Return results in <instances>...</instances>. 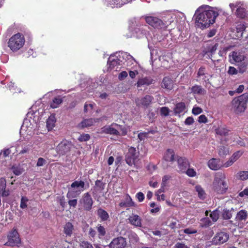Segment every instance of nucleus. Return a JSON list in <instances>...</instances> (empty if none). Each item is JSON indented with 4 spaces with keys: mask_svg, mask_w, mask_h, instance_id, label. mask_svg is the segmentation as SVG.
Returning <instances> with one entry per match:
<instances>
[{
    "mask_svg": "<svg viewBox=\"0 0 248 248\" xmlns=\"http://www.w3.org/2000/svg\"><path fill=\"white\" fill-rule=\"evenodd\" d=\"M218 16L217 8L201 7L196 10L194 15L196 26L202 29L208 28L215 23Z\"/></svg>",
    "mask_w": 248,
    "mask_h": 248,
    "instance_id": "1",
    "label": "nucleus"
},
{
    "mask_svg": "<svg viewBox=\"0 0 248 248\" xmlns=\"http://www.w3.org/2000/svg\"><path fill=\"white\" fill-rule=\"evenodd\" d=\"M230 62L237 64L239 72L243 74L246 71L248 66V54L239 51H233L229 55Z\"/></svg>",
    "mask_w": 248,
    "mask_h": 248,
    "instance_id": "2",
    "label": "nucleus"
},
{
    "mask_svg": "<svg viewBox=\"0 0 248 248\" xmlns=\"http://www.w3.org/2000/svg\"><path fill=\"white\" fill-rule=\"evenodd\" d=\"M213 189L219 194L225 193L228 188L226 175L222 172L217 173L212 185Z\"/></svg>",
    "mask_w": 248,
    "mask_h": 248,
    "instance_id": "3",
    "label": "nucleus"
},
{
    "mask_svg": "<svg viewBox=\"0 0 248 248\" xmlns=\"http://www.w3.org/2000/svg\"><path fill=\"white\" fill-rule=\"evenodd\" d=\"M248 102V93H244L235 97L232 101V109L236 113L245 111Z\"/></svg>",
    "mask_w": 248,
    "mask_h": 248,
    "instance_id": "4",
    "label": "nucleus"
},
{
    "mask_svg": "<svg viewBox=\"0 0 248 248\" xmlns=\"http://www.w3.org/2000/svg\"><path fill=\"white\" fill-rule=\"evenodd\" d=\"M100 132L118 136H124L127 134V129L124 126L113 123L109 125H106L102 127Z\"/></svg>",
    "mask_w": 248,
    "mask_h": 248,
    "instance_id": "5",
    "label": "nucleus"
},
{
    "mask_svg": "<svg viewBox=\"0 0 248 248\" xmlns=\"http://www.w3.org/2000/svg\"><path fill=\"white\" fill-rule=\"evenodd\" d=\"M25 38L23 35L17 33L13 35L9 40L8 47L13 51H16L23 47Z\"/></svg>",
    "mask_w": 248,
    "mask_h": 248,
    "instance_id": "6",
    "label": "nucleus"
},
{
    "mask_svg": "<svg viewBox=\"0 0 248 248\" xmlns=\"http://www.w3.org/2000/svg\"><path fill=\"white\" fill-rule=\"evenodd\" d=\"M85 183L82 181H76L71 185V188L67 193L68 199L77 197L84 190Z\"/></svg>",
    "mask_w": 248,
    "mask_h": 248,
    "instance_id": "7",
    "label": "nucleus"
},
{
    "mask_svg": "<svg viewBox=\"0 0 248 248\" xmlns=\"http://www.w3.org/2000/svg\"><path fill=\"white\" fill-rule=\"evenodd\" d=\"M93 204V199L89 193H85L79 201V205L82 209L86 211H90Z\"/></svg>",
    "mask_w": 248,
    "mask_h": 248,
    "instance_id": "8",
    "label": "nucleus"
},
{
    "mask_svg": "<svg viewBox=\"0 0 248 248\" xmlns=\"http://www.w3.org/2000/svg\"><path fill=\"white\" fill-rule=\"evenodd\" d=\"M21 242L19 235L17 231L13 230L8 235V241L4 244L5 246L14 247L17 246Z\"/></svg>",
    "mask_w": 248,
    "mask_h": 248,
    "instance_id": "9",
    "label": "nucleus"
},
{
    "mask_svg": "<svg viewBox=\"0 0 248 248\" xmlns=\"http://www.w3.org/2000/svg\"><path fill=\"white\" fill-rule=\"evenodd\" d=\"M123 60L119 59L116 53L114 55H111L108 60V69L109 70H115L117 71L118 66L122 64Z\"/></svg>",
    "mask_w": 248,
    "mask_h": 248,
    "instance_id": "10",
    "label": "nucleus"
},
{
    "mask_svg": "<svg viewBox=\"0 0 248 248\" xmlns=\"http://www.w3.org/2000/svg\"><path fill=\"white\" fill-rule=\"evenodd\" d=\"M139 153L134 147H130L126 155V162L130 166L135 164L138 161Z\"/></svg>",
    "mask_w": 248,
    "mask_h": 248,
    "instance_id": "11",
    "label": "nucleus"
},
{
    "mask_svg": "<svg viewBox=\"0 0 248 248\" xmlns=\"http://www.w3.org/2000/svg\"><path fill=\"white\" fill-rule=\"evenodd\" d=\"M229 237L228 233L224 232H220L217 233L213 238L212 243L214 245H220L226 242Z\"/></svg>",
    "mask_w": 248,
    "mask_h": 248,
    "instance_id": "12",
    "label": "nucleus"
},
{
    "mask_svg": "<svg viewBox=\"0 0 248 248\" xmlns=\"http://www.w3.org/2000/svg\"><path fill=\"white\" fill-rule=\"evenodd\" d=\"M231 9L233 11L235 8H237L236 14L240 18H243L246 17L247 13L246 9L243 6V4L240 2L230 3L229 5Z\"/></svg>",
    "mask_w": 248,
    "mask_h": 248,
    "instance_id": "13",
    "label": "nucleus"
},
{
    "mask_svg": "<svg viewBox=\"0 0 248 248\" xmlns=\"http://www.w3.org/2000/svg\"><path fill=\"white\" fill-rule=\"evenodd\" d=\"M145 20L147 23L154 28L162 29L164 28V25L161 20L154 16H146Z\"/></svg>",
    "mask_w": 248,
    "mask_h": 248,
    "instance_id": "14",
    "label": "nucleus"
},
{
    "mask_svg": "<svg viewBox=\"0 0 248 248\" xmlns=\"http://www.w3.org/2000/svg\"><path fill=\"white\" fill-rule=\"evenodd\" d=\"M72 147L71 142L63 140L56 147V151L60 155H63L69 152Z\"/></svg>",
    "mask_w": 248,
    "mask_h": 248,
    "instance_id": "15",
    "label": "nucleus"
},
{
    "mask_svg": "<svg viewBox=\"0 0 248 248\" xmlns=\"http://www.w3.org/2000/svg\"><path fill=\"white\" fill-rule=\"evenodd\" d=\"M30 123L28 119L24 120L23 124L21 127L20 133L21 135H31L32 133L33 127Z\"/></svg>",
    "mask_w": 248,
    "mask_h": 248,
    "instance_id": "16",
    "label": "nucleus"
},
{
    "mask_svg": "<svg viewBox=\"0 0 248 248\" xmlns=\"http://www.w3.org/2000/svg\"><path fill=\"white\" fill-rule=\"evenodd\" d=\"M248 217L247 211L245 210H241L237 213L235 219L238 225H243L246 221Z\"/></svg>",
    "mask_w": 248,
    "mask_h": 248,
    "instance_id": "17",
    "label": "nucleus"
},
{
    "mask_svg": "<svg viewBox=\"0 0 248 248\" xmlns=\"http://www.w3.org/2000/svg\"><path fill=\"white\" fill-rule=\"evenodd\" d=\"M126 246L125 239L123 237H118L114 239L110 243V248H124Z\"/></svg>",
    "mask_w": 248,
    "mask_h": 248,
    "instance_id": "18",
    "label": "nucleus"
},
{
    "mask_svg": "<svg viewBox=\"0 0 248 248\" xmlns=\"http://www.w3.org/2000/svg\"><path fill=\"white\" fill-rule=\"evenodd\" d=\"M153 97L151 96L146 95L141 99L139 98L136 99L135 102L137 106L147 107L151 103Z\"/></svg>",
    "mask_w": 248,
    "mask_h": 248,
    "instance_id": "19",
    "label": "nucleus"
},
{
    "mask_svg": "<svg viewBox=\"0 0 248 248\" xmlns=\"http://www.w3.org/2000/svg\"><path fill=\"white\" fill-rule=\"evenodd\" d=\"M128 220L129 223L135 227H141L142 226L141 218L137 215L132 214L129 217Z\"/></svg>",
    "mask_w": 248,
    "mask_h": 248,
    "instance_id": "20",
    "label": "nucleus"
},
{
    "mask_svg": "<svg viewBox=\"0 0 248 248\" xmlns=\"http://www.w3.org/2000/svg\"><path fill=\"white\" fill-rule=\"evenodd\" d=\"M108 4L112 8L120 7L122 5L131 1V0H106Z\"/></svg>",
    "mask_w": 248,
    "mask_h": 248,
    "instance_id": "21",
    "label": "nucleus"
},
{
    "mask_svg": "<svg viewBox=\"0 0 248 248\" xmlns=\"http://www.w3.org/2000/svg\"><path fill=\"white\" fill-rule=\"evenodd\" d=\"M153 82V80L150 78L149 77H144L140 78L137 83V87H140L141 86H148L151 84Z\"/></svg>",
    "mask_w": 248,
    "mask_h": 248,
    "instance_id": "22",
    "label": "nucleus"
},
{
    "mask_svg": "<svg viewBox=\"0 0 248 248\" xmlns=\"http://www.w3.org/2000/svg\"><path fill=\"white\" fill-rule=\"evenodd\" d=\"M99 119H85L82 121L79 124L78 126L81 128H84L88 126H90L93 125L94 124L98 122Z\"/></svg>",
    "mask_w": 248,
    "mask_h": 248,
    "instance_id": "23",
    "label": "nucleus"
},
{
    "mask_svg": "<svg viewBox=\"0 0 248 248\" xmlns=\"http://www.w3.org/2000/svg\"><path fill=\"white\" fill-rule=\"evenodd\" d=\"M6 180L4 178H0V194L2 197H7L9 195V191L5 190Z\"/></svg>",
    "mask_w": 248,
    "mask_h": 248,
    "instance_id": "24",
    "label": "nucleus"
},
{
    "mask_svg": "<svg viewBox=\"0 0 248 248\" xmlns=\"http://www.w3.org/2000/svg\"><path fill=\"white\" fill-rule=\"evenodd\" d=\"M161 86L162 88L168 90L172 89L173 86L172 80L168 77L164 78L162 81Z\"/></svg>",
    "mask_w": 248,
    "mask_h": 248,
    "instance_id": "25",
    "label": "nucleus"
},
{
    "mask_svg": "<svg viewBox=\"0 0 248 248\" xmlns=\"http://www.w3.org/2000/svg\"><path fill=\"white\" fill-rule=\"evenodd\" d=\"M219 160L216 158L210 159L208 163L209 167L213 170H217L220 168Z\"/></svg>",
    "mask_w": 248,
    "mask_h": 248,
    "instance_id": "26",
    "label": "nucleus"
},
{
    "mask_svg": "<svg viewBox=\"0 0 248 248\" xmlns=\"http://www.w3.org/2000/svg\"><path fill=\"white\" fill-rule=\"evenodd\" d=\"M74 230V226L70 222H68L64 225L63 232L64 234L68 236H71Z\"/></svg>",
    "mask_w": 248,
    "mask_h": 248,
    "instance_id": "27",
    "label": "nucleus"
},
{
    "mask_svg": "<svg viewBox=\"0 0 248 248\" xmlns=\"http://www.w3.org/2000/svg\"><path fill=\"white\" fill-rule=\"evenodd\" d=\"M190 93L193 94L203 95L205 91L201 86L195 85L190 89Z\"/></svg>",
    "mask_w": 248,
    "mask_h": 248,
    "instance_id": "28",
    "label": "nucleus"
},
{
    "mask_svg": "<svg viewBox=\"0 0 248 248\" xmlns=\"http://www.w3.org/2000/svg\"><path fill=\"white\" fill-rule=\"evenodd\" d=\"M245 26L243 24H240L237 25L236 27V31L237 34L235 37L233 36L232 37L235 39H239L242 37L243 32L245 30Z\"/></svg>",
    "mask_w": 248,
    "mask_h": 248,
    "instance_id": "29",
    "label": "nucleus"
},
{
    "mask_svg": "<svg viewBox=\"0 0 248 248\" xmlns=\"http://www.w3.org/2000/svg\"><path fill=\"white\" fill-rule=\"evenodd\" d=\"M173 150L168 149L164 155V158L167 161L172 162L175 160Z\"/></svg>",
    "mask_w": 248,
    "mask_h": 248,
    "instance_id": "30",
    "label": "nucleus"
},
{
    "mask_svg": "<svg viewBox=\"0 0 248 248\" xmlns=\"http://www.w3.org/2000/svg\"><path fill=\"white\" fill-rule=\"evenodd\" d=\"M116 54L118 55L119 59L123 61V60H125L126 62L128 61L130 62L134 61L132 56L126 52H117Z\"/></svg>",
    "mask_w": 248,
    "mask_h": 248,
    "instance_id": "31",
    "label": "nucleus"
},
{
    "mask_svg": "<svg viewBox=\"0 0 248 248\" xmlns=\"http://www.w3.org/2000/svg\"><path fill=\"white\" fill-rule=\"evenodd\" d=\"M186 106L184 103H179L176 104L174 112L175 114H180L181 113L185 112L186 111Z\"/></svg>",
    "mask_w": 248,
    "mask_h": 248,
    "instance_id": "32",
    "label": "nucleus"
},
{
    "mask_svg": "<svg viewBox=\"0 0 248 248\" xmlns=\"http://www.w3.org/2000/svg\"><path fill=\"white\" fill-rule=\"evenodd\" d=\"M56 119L54 115H51L46 121V127L48 130H51L55 126Z\"/></svg>",
    "mask_w": 248,
    "mask_h": 248,
    "instance_id": "33",
    "label": "nucleus"
},
{
    "mask_svg": "<svg viewBox=\"0 0 248 248\" xmlns=\"http://www.w3.org/2000/svg\"><path fill=\"white\" fill-rule=\"evenodd\" d=\"M196 191L198 193V197L201 199H204L205 198L206 194L203 188L200 185H197L195 186Z\"/></svg>",
    "mask_w": 248,
    "mask_h": 248,
    "instance_id": "34",
    "label": "nucleus"
},
{
    "mask_svg": "<svg viewBox=\"0 0 248 248\" xmlns=\"http://www.w3.org/2000/svg\"><path fill=\"white\" fill-rule=\"evenodd\" d=\"M134 203L132 201V199L129 196H127L125 198V202H121L120 205L121 206H125L126 207H129L134 206Z\"/></svg>",
    "mask_w": 248,
    "mask_h": 248,
    "instance_id": "35",
    "label": "nucleus"
},
{
    "mask_svg": "<svg viewBox=\"0 0 248 248\" xmlns=\"http://www.w3.org/2000/svg\"><path fill=\"white\" fill-rule=\"evenodd\" d=\"M200 225L201 227L206 228L212 225V222L208 217H205L201 219Z\"/></svg>",
    "mask_w": 248,
    "mask_h": 248,
    "instance_id": "36",
    "label": "nucleus"
},
{
    "mask_svg": "<svg viewBox=\"0 0 248 248\" xmlns=\"http://www.w3.org/2000/svg\"><path fill=\"white\" fill-rule=\"evenodd\" d=\"M97 214L98 216L101 218V219L103 221L107 220L109 217V216L108 213L102 209H99L98 210Z\"/></svg>",
    "mask_w": 248,
    "mask_h": 248,
    "instance_id": "37",
    "label": "nucleus"
},
{
    "mask_svg": "<svg viewBox=\"0 0 248 248\" xmlns=\"http://www.w3.org/2000/svg\"><path fill=\"white\" fill-rule=\"evenodd\" d=\"M177 163L179 169L181 170H183L184 168L186 167L187 161L186 158L179 157L177 159Z\"/></svg>",
    "mask_w": 248,
    "mask_h": 248,
    "instance_id": "38",
    "label": "nucleus"
},
{
    "mask_svg": "<svg viewBox=\"0 0 248 248\" xmlns=\"http://www.w3.org/2000/svg\"><path fill=\"white\" fill-rule=\"evenodd\" d=\"M62 102V99L61 97H58L55 98L51 103L50 106L52 108H57L59 107V105Z\"/></svg>",
    "mask_w": 248,
    "mask_h": 248,
    "instance_id": "39",
    "label": "nucleus"
},
{
    "mask_svg": "<svg viewBox=\"0 0 248 248\" xmlns=\"http://www.w3.org/2000/svg\"><path fill=\"white\" fill-rule=\"evenodd\" d=\"M232 210L224 209L222 214L223 218L224 219H230L232 217Z\"/></svg>",
    "mask_w": 248,
    "mask_h": 248,
    "instance_id": "40",
    "label": "nucleus"
},
{
    "mask_svg": "<svg viewBox=\"0 0 248 248\" xmlns=\"http://www.w3.org/2000/svg\"><path fill=\"white\" fill-rule=\"evenodd\" d=\"M219 211L217 209L210 214V217L212 218L213 222H216L217 220L219 217Z\"/></svg>",
    "mask_w": 248,
    "mask_h": 248,
    "instance_id": "41",
    "label": "nucleus"
},
{
    "mask_svg": "<svg viewBox=\"0 0 248 248\" xmlns=\"http://www.w3.org/2000/svg\"><path fill=\"white\" fill-rule=\"evenodd\" d=\"M237 177L242 180L248 179V171H240L237 173Z\"/></svg>",
    "mask_w": 248,
    "mask_h": 248,
    "instance_id": "42",
    "label": "nucleus"
},
{
    "mask_svg": "<svg viewBox=\"0 0 248 248\" xmlns=\"http://www.w3.org/2000/svg\"><path fill=\"white\" fill-rule=\"evenodd\" d=\"M216 133L220 136H225L228 133V130L223 127H219L216 129Z\"/></svg>",
    "mask_w": 248,
    "mask_h": 248,
    "instance_id": "43",
    "label": "nucleus"
},
{
    "mask_svg": "<svg viewBox=\"0 0 248 248\" xmlns=\"http://www.w3.org/2000/svg\"><path fill=\"white\" fill-rule=\"evenodd\" d=\"M218 154L220 156H224L229 154V149L224 146H220L218 150Z\"/></svg>",
    "mask_w": 248,
    "mask_h": 248,
    "instance_id": "44",
    "label": "nucleus"
},
{
    "mask_svg": "<svg viewBox=\"0 0 248 248\" xmlns=\"http://www.w3.org/2000/svg\"><path fill=\"white\" fill-rule=\"evenodd\" d=\"M29 199L26 197H22L21 199L20 207L22 209H25L28 206Z\"/></svg>",
    "mask_w": 248,
    "mask_h": 248,
    "instance_id": "45",
    "label": "nucleus"
},
{
    "mask_svg": "<svg viewBox=\"0 0 248 248\" xmlns=\"http://www.w3.org/2000/svg\"><path fill=\"white\" fill-rule=\"evenodd\" d=\"M96 228L100 237L103 236L105 235L106 230L103 226H101V225H98Z\"/></svg>",
    "mask_w": 248,
    "mask_h": 248,
    "instance_id": "46",
    "label": "nucleus"
},
{
    "mask_svg": "<svg viewBox=\"0 0 248 248\" xmlns=\"http://www.w3.org/2000/svg\"><path fill=\"white\" fill-rule=\"evenodd\" d=\"M151 207L153 208L151 210L152 213H156L160 211V208L159 206H156L155 202H152L150 204Z\"/></svg>",
    "mask_w": 248,
    "mask_h": 248,
    "instance_id": "47",
    "label": "nucleus"
},
{
    "mask_svg": "<svg viewBox=\"0 0 248 248\" xmlns=\"http://www.w3.org/2000/svg\"><path fill=\"white\" fill-rule=\"evenodd\" d=\"M243 153V152L242 151H237L231 157L235 162L242 155Z\"/></svg>",
    "mask_w": 248,
    "mask_h": 248,
    "instance_id": "48",
    "label": "nucleus"
},
{
    "mask_svg": "<svg viewBox=\"0 0 248 248\" xmlns=\"http://www.w3.org/2000/svg\"><path fill=\"white\" fill-rule=\"evenodd\" d=\"M80 248H93V246L87 241H82L80 243Z\"/></svg>",
    "mask_w": 248,
    "mask_h": 248,
    "instance_id": "49",
    "label": "nucleus"
},
{
    "mask_svg": "<svg viewBox=\"0 0 248 248\" xmlns=\"http://www.w3.org/2000/svg\"><path fill=\"white\" fill-rule=\"evenodd\" d=\"M234 142H235L237 144L240 145V146H244L245 144L243 141V140L238 136H235V138H234Z\"/></svg>",
    "mask_w": 248,
    "mask_h": 248,
    "instance_id": "50",
    "label": "nucleus"
},
{
    "mask_svg": "<svg viewBox=\"0 0 248 248\" xmlns=\"http://www.w3.org/2000/svg\"><path fill=\"white\" fill-rule=\"evenodd\" d=\"M90 138V136L89 134H82L78 138V140L80 141H86L88 140Z\"/></svg>",
    "mask_w": 248,
    "mask_h": 248,
    "instance_id": "51",
    "label": "nucleus"
},
{
    "mask_svg": "<svg viewBox=\"0 0 248 248\" xmlns=\"http://www.w3.org/2000/svg\"><path fill=\"white\" fill-rule=\"evenodd\" d=\"M94 105V103H86L84 105V110L85 112H87L88 110L92 109L93 108V106Z\"/></svg>",
    "mask_w": 248,
    "mask_h": 248,
    "instance_id": "52",
    "label": "nucleus"
},
{
    "mask_svg": "<svg viewBox=\"0 0 248 248\" xmlns=\"http://www.w3.org/2000/svg\"><path fill=\"white\" fill-rule=\"evenodd\" d=\"M228 73L230 75H236L239 72V69H236L235 67L232 66L229 67Z\"/></svg>",
    "mask_w": 248,
    "mask_h": 248,
    "instance_id": "53",
    "label": "nucleus"
},
{
    "mask_svg": "<svg viewBox=\"0 0 248 248\" xmlns=\"http://www.w3.org/2000/svg\"><path fill=\"white\" fill-rule=\"evenodd\" d=\"M202 111V109L200 107H194L192 110V113L195 115L201 113Z\"/></svg>",
    "mask_w": 248,
    "mask_h": 248,
    "instance_id": "54",
    "label": "nucleus"
},
{
    "mask_svg": "<svg viewBox=\"0 0 248 248\" xmlns=\"http://www.w3.org/2000/svg\"><path fill=\"white\" fill-rule=\"evenodd\" d=\"M143 33H144V32H143V31H140V29L139 28H136L134 32L133 33L132 36H136L137 37H140V35L143 34Z\"/></svg>",
    "mask_w": 248,
    "mask_h": 248,
    "instance_id": "55",
    "label": "nucleus"
},
{
    "mask_svg": "<svg viewBox=\"0 0 248 248\" xmlns=\"http://www.w3.org/2000/svg\"><path fill=\"white\" fill-rule=\"evenodd\" d=\"M161 115L166 116L169 115V109L167 107H162L160 108Z\"/></svg>",
    "mask_w": 248,
    "mask_h": 248,
    "instance_id": "56",
    "label": "nucleus"
},
{
    "mask_svg": "<svg viewBox=\"0 0 248 248\" xmlns=\"http://www.w3.org/2000/svg\"><path fill=\"white\" fill-rule=\"evenodd\" d=\"M184 232L186 234H190L196 233L197 231L196 229L189 228L185 229Z\"/></svg>",
    "mask_w": 248,
    "mask_h": 248,
    "instance_id": "57",
    "label": "nucleus"
},
{
    "mask_svg": "<svg viewBox=\"0 0 248 248\" xmlns=\"http://www.w3.org/2000/svg\"><path fill=\"white\" fill-rule=\"evenodd\" d=\"M194 120L193 117H188L186 119L185 121V124L186 125H190L194 123Z\"/></svg>",
    "mask_w": 248,
    "mask_h": 248,
    "instance_id": "58",
    "label": "nucleus"
},
{
    "mask_svg": "<svg viewBox=\"0 0 248 248\" xmlns=\"http://www.w3.org/2000/svg\"><path fill=\"white\" fill-rule=\"evenodd\" d=\"M186 173L190 177H194L196 175V171L193 169H188L186 170Z\"/></svg>",
    "mask_w": 248,
    "mask_h": 248,
    "instance_id": "59",
    "label": "nucleus"
},
{
    "mask_svg": "<svg viewBox=\"0 0 248 248\" xmlns=\"http://www.w3.org/2000/svg\"><path fill=\"white\" fill-rule=\"evenodd\" d=\"M198 122L200 123H206L207 122V118L204 115H201L198 118Z\"/></svg>",
    "mask_w": 248,
    "mask_h": 248,
    "instance_id": "60",
    "label": "nucleus"
},
{
    "mask_svg": "<svg viewBox=\"0 0 248 248\" xmlns=\"http://www.w3.org/2000/svg\"><path fill=\"white\" fill-rule=\"evenodd\" d=\"M127 72L124 71L119 74L118 78L120 80H123L127 77Z\"/></svg>",
    "mask_w": 248,
    "mask_h": 248,
    "instance_id": "61",
    "label": "nucleus"
},
{
    "mask_svg": "<svg viewBox=\"0 0 248 248\" xmlns=\"http://www.w3.org/2000/svg\"><path fill=\"white\" fill-rule=\"evenodd\" d=\"M69 200L68 202V204L71 207H73L74 208L76 207L78 201L77 199H73L71 200V199H69Z\"/></svg>",
    "mask_w": 248,
    "mask_h": 248,
    "instance_id": "62",
    "label": "nucleus"
},
{
    "mask_svg": "<svg viewBox=\"0 0 248 248\" xmlns=\"http://www.w3.org/2000/svg\"><path fill=\"white\" fill-rule=\"evenodd\" d=\"M234 162H235L233 160H232V158L231 157L228 161L225 162L223 165V167H225V168L229 167L232 166Z\"/></svg>",
    "mask_w": 248,
    "mask_h": 248,
    "instance_id": "63",
    "label": "nucleus"
},
{
    "mask_svg": "<svg viewBox=\"0 0 248 248\" xmlns=\"http://www.w3.org/2000/svg\"><path fill=\"white\" fill-rule=\"evenodd\" d=\"M46 160L42 157L38 158L36 165L38 167H41L43 166L46 163Z\"/></svg>",
    "mask_w": 248,
    "mask_h": 248,
    "instance_id": "64",
    "label": "nucleus"
}]
</instances>
